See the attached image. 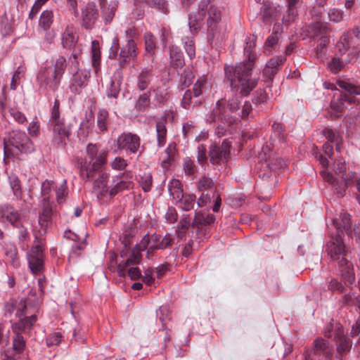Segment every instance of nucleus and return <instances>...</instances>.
Returning <instances> with one entry per match:
<instances>
[{
	"label": "nucleus",
	"instance_id": "nucleus-16",
	"mask_svg": "<svg viewBox=\"0 0 360 360\" xmlns=\"http://www.w3.org/2000/svg\"><path fill=\"white\" fill-rule=\"evenodd\" d=\"M139 245L136 244V246L129 252L122 251L120 253L121 257L126 259L121 261L117 265V274L120 277H124L126 275V268L129 265L138 264L140 263L142 255V250H139Z\"/></svg>",
	"mask_w": 360,
	"mask_h": 360
},
{
	"label": "nucleus",
	"instance_id": "nucleus-20",
	"mask_svg": "<svg viewBox=\"0 0 360 360\" xmlns=\"http://www.w3.org/2000/svg\"><path fill=\"white\" fill-rule=\"evenodd\" d=\"M118 148L120 150H129L135 153L140 147V138L136 134L131 133H123L117 139Z\"/></svg>",
	"mask_w": 360,
	"mask_h": 360
},
{
	"label": "nucleus",
	"instance_id": "nucleus-60",
	"mask_svg": "<svg viewBox=\"0 0 360 360\" xmlns=\"http://www.w3.org/2000/svg\"><path fill=\"white\" fill-rule=\"evenodd\" d=\"M86 242L85 239H82V241L74 243L70 252L69 259L79 257L81 251L86 247Z\"/></svg>",
	"mask_w": 360,
	"mask_h": 360
},
{
	"label": "nucleus",
	"instance_id": "nucleus-15",
	"mask_svg": "<svg viewBox=\"0 0 360 360\" xmlns=\"http://www.w3.org/2000/svg\"><path fill=\"white\" fill-rule=\"evenodd\" d=\"M206 120L210 124L220 122L221 124L231 125L233 123V118L226 112V101L219 100L213 110L207 115Z\"/></svg>",
	"mask_w": 360,
	"mask_h": 360
},
{
	"label": "nucleus",
	"instance_id": "nucleus-1",
	"mask_svg": "<svg viewBox=\"0 0 360 360\" xmlns=\"http://www.w3.org/2000/svg\"><path fill=\"white\" fill-rule=\"evenodd\" d=\"M255 35H250L245 39L244 53L248 60L237 64L231 70L225 69L226 76L231 83V89L244 96H248L257 84V79L252 77L255 59L252 51L255 46Z\"/></svg>",
	"mask_w": 360,
	"mask_h": 360
},
{
	"label": "nucleus",
	"instance_id": "nucleus-36",
	"mask_svg": "<svg viewBox=\"0 0 360 360\" xmlns=\"http://www.w3.org/2000/svg\"><path fill=\"white\" fill-rule=\"evenodd\" d=\"M260 10L262 12L261 20L265 24H270L279 11L277 7L269 3L264 4Z\"/></svg>",
	"mask_w": 360,
	"mask_h": 360
},
{
	"label": "nucleus",
	"instance_id": "nucleus-41",
	"mask_svg": "<svg viewBox=\"0 0 360 360\" xmlns=\"http://www.w3.org/2000/svg\"><path fill=\"white\" fill-rule=\"evenodd\" d=\"M53 188L54 182L53 181L46 179L42 182L41 187V195L43 198L41 204H43V202L54 204L53 201H51Z\"/></svg>",
	"mask_w": 360,
	"mask_h": 360
},
{
	"label": "nucleus",
	"instance_id": "nucleus-35",
	"mask_svg": "<svg viewBox=\"0 0 360 360\" xmlns=\"http://www.w3.org/2000/svg\"><path fill=\"white\" fill-rule=\"evenodd\" d=\"M102 17L105 24L110 23L115 16L117 4L112 3L107 5L105 0H99Z\"/></svg>",
	"mask_w": 360,
	"mask_h": 360
},
{
	"label": "nucleus",
	"instance_id": "nucleus-31",
	"mask_svg": "<svg viewBox=\"0 0 360 360\" xmlns=\"http://www.w3.org/2000/svg\"><path fill=\"white\" fill-rule=\"evenodd\" d=\"M285 60V57L283 56L271 58L266 64L263 70V75L269 79H272L274 76L276 74L278 67L283 65Z\"/></svg>",
	"mask_w": 360,
	"mask_h": 360
},
{
	"label": "nucleus",
	"instance_id": "nucleus-9",
	"mask_svg": "<svg viewBox=\"0 0 360 360\" xmlns=\"http://www.w3.org/2000/svg\"><path fill=\"white\" fill-rule=\"evenodd\" d=\"M49 125L53 127L54 136L58 138L60 143L65 142L68 138L70 130L65 124V120L60 116V101L55 99L53 106L51 108Z\"/></svg>",
	"mask_w": 360,
	"mask_h": 360
},
{
	"label": "nucleus",
	"instance_id": "nucleus-10",
	"mask_svg": "<svg viewBox=\"0 0 360 360\" xmlns=\"http://www.w3.org/2000/svg\"><path fill=\"white\" fill-rule=\"evenodd\" d=\"M27 307L25 302L21 300L18 304L16 316L20 318L19 321L12 325L13 332L23 333L30 335L34 323L37 321V316L35 314L27 316Z\"/></svg>",
	"mask_w": 360,
	"mask_h": 360
},
{
	"label": "nucleus",
	"instance_id": "nucleus-56",
	"mask_svg": "<svg viewBox=\"0 0 360 360\" xmlns=\"http://www.w3.org/2000/svg\"><path fill=\"white\" fill-rule=\"evenodd\" d=\"M15 335L13 339V347L15 352L18 354L22 353L26 346L25 340L20 333L14 332Z\"/></svg>",
	"mask_w": 360,
	"mask_h": 360
},
{
	"label": "nucleus",
	"instance_id": "nucleus-45",
	"mask_svg": "<svg viewBox=\"0 0 360 360\" xmlns=\"http://www.w3.org/2000/svg\"><path fill=\"white\" fill-rule=\"evenodd\" d=\"M91 54L92 66L96 73H98L101 69V52L99 49V44L96 40L92 41Z\"/></svg>",
	"mask_w": 360,
	"mask_h": 360
},
{
	"label": "nucleus",
	"instance_id": "nucleus-59",
	"mask_svg": "<svg viewBox=\"0 0 360 360\" xmlns=\"http://www.w3.org/2000/svg\"><path fill=\"white\" fill-rule=\"evenodd\" d=\"M9 115L15 122L19 124H25L27 122L26 116L18 108H11L9 109Z\"/></svg>",
	"mask_w": 360,
	"mask_h": 360
},
{
	"label": "nucleus",
	"instance_id": "nucleus-58",
	"mask_svg": "<svg viewBox=\"0 0 360 360\" xmlns=\"http://www.w3.org/2000/svg\"><path fill=\"white\" fill-rule=\"evenodd\" d=\"M214 186L213 180L207 176H202L198 182L197 188L198 190L202 192L204 191H212V189Z\"/></svg>",
	"mask_w": 360,
	"mask_h": 360
},
{
	"label": "nucleus",
	"instance_id": "nucleus-19",
	"mask_svg": "<svg viewBox=\"0 0 360 360\" xmlns=\"http://www.w3.org/2000/svg\"><path fill=\"white\" fill-rule=\"evenodd\" d=\"M131 178L132 174L131 172H124L120 176L114 177L113 182L115 183V184L113 187L110 188V195L113 197L120 192L131 189L134 187V183L131 180Z\"/></svg>",
	"mask_w": 360,
	"mask_h": 360
},
{
	"label": "nucleus",
	"instance_id": "nucleus-29",
	"mask_svg": "<svg viewBox=\"0 0 360 360\" xmlns=\"http://www.w3.org/2000/svg\"><path fill=\"white\" fill-rule=\"evenodd\" d=\"M134 4L136 6H141L145 4L148 8H153L165 15L169 13L167 0H134Z\"/></svg>",
	"mask_w": 360,
	"mask_h": 360
},
{
	"label": "nucleus",
	"instance_id": "nucleus-32",
	"mask_svg": "<svg viewBox=\"0 0 360 360\" xmlns=\"http://www.w3.org/2000/svg\"><path fill=\"white\" fill-rule=\"evenodd\" d=\"M49 63V65L46 66L56 73V75L63 78L68 67L66 58L64 56L59 55L51 58Z\"/></svg>",
	"mask_w": 360,
	"mask_h": 360
},
{
	"label": "nucleus",
	"instance_id": "nucleus-46",
	"mask_svg": "<svg viewBox=\"0 0 360 360\" xmlns=\"http://www.w3.org/2000/svg\"><path fill=\"white\" fill-rule=\"evenodd\" d=\"M205 17L198 13H191L188 14V26L191 33L198 32L201 27V22Z\"/></svg>",
	"mask_w": 360,
	"mask_h": 360
},
{
	"label": "nucleus",
	"instance_id": "nucleus-62",
	"mask_svg": "<svg viewBox=\"0 0 360 360\" xmlns=\"http://www.w3.org/2000/svg\"><path fill=\"white\" fill-rule=\"evenodd\" d=\"M354 37L360 39V27H356L352 30L349 31L347 33L345 34L340 40H342L344 42L351 45L353 43Z\"/></svg>",
	"mask_w": 360,
	"mask_h": 360
},
{
	"label": "nucleus",
	"instance_id": "nucleus-12",
	"mask_svg": "<svg viewBox=\"0 0 360 360\" xmlns=\"http://www.w3.org/2000/svg\"><path fill=\"white\" fill-rule=\"evenodd\" d=\"M37 79L41 89L55 91L58 89L62 78L45 65L41 67Z\"/></svg>",
	"mask_w": 360,
	"mask_h": 360
},
{
	"label": "nucleus",
	"instance_id": "nucleus-21",
	"mask_svg": "<svg viewBox=\"0 0 360 360\" xmlns=\"http://www.w3.org/2000/svg\"><path fill=\"white\" fill-rule=\"evenodd\" d=\"M98 17V11L94 2H89L82 10V25L86 30H91Z\"/></svg>",
	"mask_w": 360,
	"mask_h": 360
},
{
	"label": "nucleus",
	"instance_id": "nucleus-3",
	"mask_svg": "<svg viewBox=\"0 0 360 360\" xmlns=\"http://www.w3.org/2000/svg\"><path fill=\"white\" fill-rule=\"evenodd\" d=\"M86 157L79 162V175L84 181H89L107 164L108 151L98 144L89 143L86 147Z\"/></svg>",
	"mask_w": 360,
	"mask_h": 360
},
{
	"label": "nucleus",
	"instance_id": "nucleus-4",
	"mask_svg": "<svg viewBox=\"0 0 360 360\" xmlns=\"http://www.w3.org/2000/svg\"><path fill=\"white\" fill-rule=\"evenodd\" d=\"M138 53L139 49L134 39H127L126 43L120 47L118 37H115L112 39L109 58L117 60L120 65L118 68L123 70L127 65L136 58Z\"/></svg>",
	"mask_w": 360,
	"mask_h": 360
},
{
	"label": "nucleus",
	"instance_id": "nucleus-5",
	"mask_svg": "<svg viewBox=\"0 0 360 360\" xmlns=\"http://www.w3.org/2000/svg\"><path fill=\"white\" fill-rule=\"evenodd\" d=\"M323 333L325 337L333 338L336 341L337 355L339 358H342L350 351L352 340L345 335L343 327L340 323L332 320V322L324 328Z\"/></svg>",
	"mask_w": 360,
	"mask_h": 360
},
{
	"label": "nucleus",
	"instance_id": "nucleus-47",
	"mask_svg": "<svg viewBox=\"0 0 360 360\" xmlns=\"http://www.w3.org/2000/svg\"><path fill=\"white\" fill-rule=\"evenodd\" d=\"M323 134L328 142L335 143L337 151H340L342 139L336 131L331 129L326 128L323 130Z\"/></svg>",
	"mask_w": 360,
	"mask_h": 360
},
{
	"label": "nucleus",
	"instance_id": "nucleus-6",
	"mask_svg": "<svg viewBox=\"0 0 360 360\" xmlns=\"http://www.w3.org/2000/svg\"><path fill=\"white\" fill-rule=\"evenodd\" d=\"M4 153H7L9 146H13L21 153H31L34 150V144L27 134L20 129H13L8 133L4 139Z\"/></svg>",
	"mask_w": 360,
	"mask_h": 360
},
{
	"label": "nucleus",
	"instance_id": "nucleus-34",
	"mask_svg": "<svg viewBox=\"0 0 360 360\" xmlns=\"http://www.w3.org/2000/svg\"><path fill=\"white\" fill-rule=\"evenodd\" d=\"M110 174L107 172H101L99 173L98 178H96L93 183V188L96 191H99V195H103L109 193V188L108 187V182Z\"/></svg>",
	"mask_w": 360,
	"mask_h": 360
},
{
	"label": "nucleus",
	"instance_id": "nucleus-43",
	"mask_svg": "<svg viewBox=\"0 0 360 360\" xmlns=\"http://www.w3.org/2000/svg\"><path fill=\"white\" fill-rule=\"evenodd\" d=\"M215 221L214 214H205L201 212H195V214L193 219V226H207L213 224Z\"/></svg>",
	"mask_w": 360,
	"mask_h": 360
},
{
	"label": "nucleus",
	"instance_id": "nucleus-50",
	"mask_svg": "<svg viewBox=\"0 0 360 360\" xmlns=\"http://www.w3.org/2000/svg\"><path fill=\"white\" fill-rule=\"evenodd\" d=\"M193 79L194 75L193 71L190 69L184 70L181 75L178 88L184 91L193 83Z\"/></svg>",
	"mask_w": 360,
	"mask_h": 360
},
{
	"label": "nucleus",
	"instance_id": "nucleus-11",
	"mask_svg": "<svg viewBox=\"0 0 360 360\" xmlns=\"http://www.w3.org/2000/svg\"><path fill=\"white\" fill-rule=\"evenodd\" d=\"M333 355V347L328 340L317 338L314 340L311 349H307L304 353V360H323Z\"/></svg>",
	"mask_w": 360,
	"mask_h": 360
},
{
	"label": "nucleus",
	"instance_id": "nucleus-54",
	"mask_svg": "<svg viewBox=\"0 0 360 360\" xmlns=\"http://www.w3.org/2000/svg\"><path fill=\"white\" fill-rule=\"evenodd\" d=\"M150 93H143L139 96V98L136 103L135 108L139 111H145L146 108L150 105Z\"/></svg>",
	"mask_w": 360,
	"mask_h": 360
},
{
	"label": "nucleus",
	"instance_id": "nucleus-52",
	"mask_svg": "<svg viewBox=\"0 0 360 360\" xmlns=\"http://www.w3.org/2000/svg\"><path fill=\"white\" fill-rule=\"evenodd\" d=\"M8 182L13 195L16 198H20L22 195V188L20 181L18 176L13 173L8 174Z\"/></svg>",
	"mask_w": 360,
	"mask_h": 360
},
{
	"label": "nucleus",
	"instance_id": "nucleus-13",
	"mask_svg": "<svg viewBox=\"0 0 360 360\" xmlns=\"http://www.w3.org/2000/svg\"><path fill=\"white\" fill-rule=\"evenodd\" d=\"M207 39L211 41L219 34L221 12L217 6L211 5L207 11Z\"/></svg>",
	"mask_w": 360,
	"mask_h": 360
},
{
	"label": "nucleus",
	"instance_id": "nucleus-26",
	"mask_svg": "<svg viewBox=\"0 0 360 360\" xmlns=\"http://www.w3.org/2000/svg\"><path fill=\"white\" fill-rule=\"evenodd\" d=\"M154 78L153 69L148 67L143 68L136 76V86L141 91H145L152 84Z\"/></svg>",
	"mask_w": 360,
	"mask_h": 360
},
{
	"label": "nucleus",
	"instance_id": "nucleus-57",
	"mask_svg": "<svg viewBox=\"0 0 360 360\" xmlns=\"http://www.w3.org/2000/svg\"><path fill=\"white\" fill-rule=\"evenodd\" d=\"M184 49L188 57L192 59L195 56V48L193 37H185L182 39Z\"/></svg>",
	"mask_w": 360,
	"mask_h": 360
},
{
	"label": "nucleus",
	"instance_id": "nucleus-14",
	"mask_svg": "<svg viewBox=\"0 0 360 360\" xmlns=\"http://www.w3.org/2000/svg\"><path fill=\"white\" fill-rule=\"evenodd\" d=\"M231 144L226 139L221 146L211 145L209 150L210 161L212 165H220L226 162L229 158Z\"/></svg>",
	"mask_w": 360,
	"mask_h": 360
},
{
	"label": "nucleus",
	"instance_id": "nucleus-49",
	"mask_svg": "<svg viewBox=\"0 0 360 360\" xmlns=\"http://www.w3.org/2000/svg\"><path fill=\"white\" fill-rule=\"evenodd\" d=\"M153 92L154 95V101L158 103L159 105H164L169 99V93L165 89H162L160 88H155L154 86H151L149 89L150 94Z\"/></svg>",
	"mask_w": 360,
	"mask_h": 360
},
{
	"label": "nucleus",
	"instance_id": "nucleus-51",
	"mask_svg": "<svg viewBox=\"0 0 360 360\" xmlns=\"http://www.w3.org/2000/svg\"><path fill=\"white\" fill-rule=\"evenodd\" d=\"M53 21V14L52 11H44L39 18V25L44 31L49 30Z\"/></svg>",
	"mask_w": 360,
	"mask_h": 360
},
{
	"label": "nucleus",
	"instance_id": "nucleus-7",
	"mask_svg": "<svg viewBox=\"0 0 360 360\" xmlns=\"http://www.w3.org/2000/svg\"><path fill=\"white\" fill-rule=\"evenodd\" d=\"M337 84L340 89L345 91V94L341 95L340 104L335 105V102L332 101L330 105L331 108L335 110V117H339L342 115L345 102L355 103L358 101L355 96L360 95V86L354 85L348 80H338L337 81Z\"/></svg>",
	"mask_w": 360,
	"mask_h": 360
},
{
	"label": "nucleus",
	"instance_id": "nucleus-48",
	"mask_svg": "<svg viewBox=\"0 0 360 360\" xmlns=\"http://www.w3.org/2000/svg\"><path fill=\"white\" fill-rule=\"evenodd\" d=\"M109 122V113L105 109H100L97 113L96 125L100 132L105 131Z\"/></svg>",
	"mask_w": 360,
	"mask_h": 360
},
{
	"label": "nucleus",
	"instance_id": "nucleus-40",
	"mask_svg": "<svg viewBox=\"0 0 360 360\" xmlns=\"http://www.w3.org/2000/svg\"><path fill=\"white\" fill-rule=\"evenodd\" d=\"M168 191L171 196H172L174 202L179 200L180 198H183L184 194L182 189V185L179 180L172 179L168 184Z\"/></svg>",
	"mask_w": 360,
	"mask_h": 360
},
{
	"label": "nucleus",
	"instance_id": "nucleus-30",
	"mask_svg": "<svg viewBox=\"0 0 360 360\" xmlns=\"http://www.w3.org/2000/svg\"><path fill=\"white\" fill-rule=\"evenodd\" d=\"M42 210L39 215V224L41 226V231L46 232V227L51 223V217L53 215V208L54 204L43 202Z\"/></svg>",
	"mask_w": 360,
	"mask_h": 360
},
{
	"label": "nucleus",
	"instance_id": "nucleus-37",
	"mask_svg": "<svg viewBox=\"0 0 360 360\" xmlns=\"http://www.w3.org/2000/svg\"><path fill=\"white\" fill-rule=\"evenodd\" d=\"M300 0H285L288 9L286 14L283 16V21L284 23L289 24L293 22L297 15V8Z\"/></svg>",
	"mask_w": 360,
	"mask_h": 360
},
{
	"label": "nucleus",
	"instance_id": "nucleus-25",
	"mask_svg": "<svg viewBox=\"0 0 360 360\" xmlns=\"http://www.w3.org/2000/svg\"><path fill=\"white\" fill-rule=\"evenodd\" d=\"M336 46L339 51L338 55L345 65L347 63L353 62L356 58L357 53H359L357 49L350 50V45L342 40H340Z\"/></svg>",
	"mask_w": 360,
	"mask_h": 360
},
{
	"label": "nucleus",
	"instance_id": "nucleus-18",
	"mask_svg": "<svg viewBox=\"0 0 360 360\" xmlns=\"http://www.w3.org/2000/svg\"><path fill=\"white\" fill-rule=\"evenodd\" d=\"M44 248L41 244L34 245L28 252V264L34 274H38L44 269Z\"/></svg>",
	"mask_w": 360,
	"mask_h": 360
},
{
	"label": "nucleus",
	"instance_id": "nucleus-28",
	"mask_svg": "<svg viewBox=\"0 0 360 360\" xmlns=\"http://www.w3.org/2000/svg\"><path fill=\"white\" fill-rule=\"evenodd\" d=\"M123 70H122V68H117L114 72L111 78L110 86L107 91L108 97L117 98L123 82Z\"/></svg>",
	"mask_w": 360,
	"mask_h": 360
},
{
	"label": "nucleus",
	"instance_id": "nucleus-44",
	"mask_svg": "<svg viewBox=\"0 0 360 360\" xmlns=\"http://www.w3.org/2000/svg\"><path fill=\"white\" fill-rule=\"evenodd\" d=\"M196 201L195 195L193 194L184 193L183 198H180L175 204L181 209L189 211L192 210Z\"/></svg>",
	"mask_w": 360,
	"mask_h": 360
},
{
	"label": "nucleus",
	"instance_id": "nucleus-23",
	"mask_svg": "<svg viewBox=\"0 0 360 360\" xmlns=\"http://www.w3.org/2000/svg\"><path fill=\"white\" fill-rule=\"evenodd\" d=\"M176 117L175 111L172 110H167L165 114V118L156 122L157 141L159 148L165 146L167 141V119L174 120Z\"/></svg>",
	"mask_w": 360,
	"mask_h": 360
},
{
	"label": "nucleus",
	"instance_id": "nucleus-8",
	"mask_svg": "<svg viewBox=\"0 0 360 360\" xmlns=\"http://www.w3.org/2000/svg\"><path fill=\"white\" fill-rule=\"evenodd\" d=\"M206 83V77L204 76L199 77L194 83L192 90H186L184 94L181 101V107L190 110L191 107L202 105L204 101L202 91Z\"/></svg>",
	"mask_w": 360,
	"mask_h": 360
},
{
	"label": "nucleus",
	"instance_id": "nucleus-64",
	"mask_svg": "<svg viewBox=\"0 0 360 360\" xmlns=\"http://www.w3.org/2000/svg\"><path fill=\"white\" fill-rule=\"evenodd\" d=\"M184 171L188 176L194 175L196 172V167L191 159L186 158L184 160Z\"/></svg>",
	"mask_w": 360,
	"mask_h": 360
},
{
	"label": "nucleus",
	"instance_id": "nucleus-42",
	"mask_svg": "<svg viewBox=\"0 0 360 360\" xmlns=\"http://www.w3.org/2000/svg\"><path fill=\"white\" fill-rule=\"evenodd\" d=\"M171 65L175 68H182L184 65V59L182 52L177 46H172L170 48Z\"/></svg>",
	"mask_w": 360,
	"mask_h": 360
},
{
	"label": "nucleus",
	"instance_id": "nucleus-27",
	"mask_svg": "<svg viewBox=\"0 0 360 360\" xmlns=\"http://www.w3.org/2000/svg\"><path fill=\"white\" fill-rule=\"evenodd\" d=\"M336 219L340 224L342 232L345 231V233L350 237H352V233H354V236L356 237V240H360V226L359 224H355L354 226L353 230H352L349 214L346 212H342L340 214L339 219Z\"/></svg>",
	"mask_w": 360,
	"mask_h": 360
},
{
	"label": "nucleus",
	"instance_id": "nucleus-33",
	"mask_svg": "<svg viewBox=\"0 0 360 360\" xmlns=\"http://www.w3.org/2000/svg\"><path fill=\"white\" fill-rule=\"evenodd\" d=\"M62 44L65 49H72L78 40L76 29L73 26H68L62 34Z\"/></svg>",
	"mask_w": 360,
	"mask_h": 360
},
{
	"label": "nucleus",
	"instance_id": "nucleus-55",
	"mask_svg": "<svg viewBox=\"0 0 360 360\" xmlns=\"http://www.w3.org/2000/svg\"><path fill=\"white\" fill-rule=\"evenodd\" d=\"M331 168L336 174H342L340 179L333 177L335 180L340 181L342 178L345 179L347 177V175L345 177L343 174L347 168L345 161L342 158H337L333 163ZM333 176H334L333 175Z\"/></svg>",
	"mask_w": 360,
	"mask_h": 360
},
{
	"label": "nucleus",
	"instance_id": "nucleus-17",
	"mask_svg": "<svg viewBox=\"0 0 360 360\" xmlns=\"http://www.w3.org/2000/svg\"><path fill=\"white\" fill-rule=\"evenodd\" d=\"M0 222L10 224L14 227H20L22 214L11 205L3 204L0 205Z\"/></svg>",
	"mask_w": 360,
	"mask_h": 360
},
{
	"label": "nucleus",
	"instance_id": "nucleus-38",
	"mask_svg": "<svg viewBox=\"0 0 360 360\" xmlns=\"http://www.w3.org/2000/svg\"><path fill=\"white\" fill-rule=\"evenodd\" d=\"M308 32L310 37L315 39L328 36L329 30L325 25L316 22L309 26Z\"/></svg>",
	"mask_w": 360,
	"mask_h": 360
},
{
	"label": "nucleus",
	"instance_id": "nucleus-61",
	"mask_svg": "<svg viewBox=\"0 0 360 360\" xmlns=\"http://www.w3.org/2000/svg\"><path fill=\"white\" fill-rule=\"evenodd\" d=\"M328 67L333 73L336 74L343 69L345 65L337 54L328 63Z\"/></svg>",
	"mask_w": 360,
	"mask_h": 360
},
{
	"label": "nucleus",
	"instance_id": "nucleus-22",
	"mask_svg": "<svg viewBox=\"0 0 360 360\" xmlns=\"http://www.w3.org/2000/svg\"><path fill=\"white\" fill-rule=\"evenodd\" d=\"M89 77V71L78 69L77 71L73 74L71 79L70 84V89L71 92L74 94H79L82 89L87 85Z\"/></svg>",
	"mask_w": 360,
	"mask_h": 360
},
{
	"label": "nucleus",
	"instance_id": "nucleus-53",
	"mask_svg": "<svg viewBox=\"0 0 360 360\" xmlns=\"http://www.w3.org/2000/svg\"><path fill=\"white\" fill-rule=\"evenodd\" d=\"M341 302L342 305L357 306L360 314V295L355 292H350L342 296Z\"/></svg>",
	"mask_w": 360,
	"mask_h": 360
},
{
	"label": "nucleus",
	"instance_id": "nucleus-39",
	"mask_svg": "<svg viewBox=\"0 0 360 360\" xmlns=\"http://www.w3.org/2000/svg\"><path fill=\"white\" fill-rule=\"evenodd\" d=\"M5 255L10 259V263L15 269L20 266L18 249L13 243H7L5 246Z\"/></svg>",
	"mask_w": 360,
	"mask_h": 360
},
{
	"label": "nucleus",
	"instance_id": "nucleus-24",
	"mask_svg": "<svg viewBox=\"0 0 360 360\" xmlns=\"http://www.w3.org/2000/svg\"><path fill=\"white\" fill-rule=\"evenodd\" d=\"M161 239L160 235L153 233L150 236L148 234L145 235L141 240L140 243L137 244L139 250L144 251L147 250V257L149 258L153 251L159 249L160 240Z\"/></svg>",
	"mask_w": 360,
	"mask_h": 360
},
{
	"label": "nucleus",
	"instance_id": "nucleus-2",
	"mask_svg": "<svg viewBox=\"0 0 360 360\" xmlns=\"http://www.w3.org/2000/svg\"><path fill=\"white\" fill-rule=\"evenodd\" d=\"M333 225L336 229V235H331L326 245V251L331 259L338 261V269L345 283L352 284L355 281L352 263L348 259V250L342 240V230L337 219H333Z\"/></svg>",
	"mask_w": 360,
	"mask_h": 360
},
{
	"label": "nucleus",
	"instance_id": "nucleus-63",
	"mask_svg": "<svg viewBox=\"0 0 360 360\" xmlns=\"http://www.w3.org/2000/svg\"><path fill=\"white\" fill-rule=\"evenodd\" d=\"M139 183L145 192H148L151 189L153 179L150 173H144L141 176Z\"/></svg>",
	"mask_w": 360,
	"mask_h": 360
}]
</instances>
